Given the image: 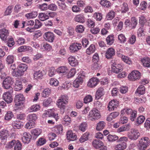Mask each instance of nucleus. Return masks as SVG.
Returning a JSON list of instances; mask_svg holds the SVG:
<instances>
[{"instance_id":"f257e3e1","label":"nucleus","mask_w":150,"mask_h":150,"mask_svg":"<svg viewBox=\"0 0 150 150\" xmlns=\"http://www.w3.org/2000/svg\"><path fill=\"white\" fill-rule=\"evenodd\" d=\"M69 98L66 95H62L57 101V105L60 109L61 113L63 114L64 112L66 105L68 103Z\"/></svg>"},{"instance_id":"f03ea898","label":"nucleus","mask_w":150,"mask_h":150,"mask_svg":"<svg viewBox=\"0 0 150 150\" xmlns=\"http://www.w3.org/2000/svg\"><path fill=\"white\" fill-rule=\"evenodd\" d=\"M13 83V79L9 76H8L4 80L2 87L5 89L10 91V92L11 93L13 91L12 87Z\"/></svg>"},{"instance_id":"7ed1b4c3","label":"nucleus","mask_w":150,"mask_h":150,"mask_svg":"<svg viewBox=\"0 0 150 150\" xmlns=\"http://www.w3.org/2000/svg\"><path fill=\"white\" fill-rule=\"evenodd\" d=\"M14 145V150H21L22 144L18 140H12L6 145L5 147L6 149H11Z\"/></svg>"},{"instance_id":"20e7f679","label":"nucleus","mask_w":150,"mask_h":150,"mask_svg":"<svg viewBox=\"0 0 150 150\" xmlns=\"http://www.w3.org/2000/svg\"><path fill=\"white\" fill-rule=\"evenodd\" d=\"M150 144V140L147 137L142 138L139 141L137 145L138 148L139 150H145Z\"/></svg>"},{"instance_id":"39448f33","label":"nucleus","mask_w":150,"mask_h":150,"mask_svg":"<svg viewBox=\"0 0 150 150\" xmlns=\"http://www.w3.org/2000/svg\"><path fill=\"white\" fill-rule=\"evenodd\" d=\"M140 136V133L137 129H132L130 132L128 133L127 136L131 140H135L138 139Z\"/></svg>"},{"instance_id":"423d86ee","label":"nucleus","mask_w":150,"mask_h":150,"mask_svg":"<svg viewBox=\"0 0 150 150\" xmlns=\"http://www.w3.org/2000/svg\"><path fill=\"white\" fill-rule=\"evenodd\" d=\"M141 76V74L138 71L134 70L129 74L128 78L130 81H135L139 79Z\"/></svg>"},{"instance_id":"0eeeda50","label":"nucleus","mask_w":150,"mask_h":150,"mask_svg":"<svg viewBox=\"0 0 150 150\" xmlns=\"http://www.w3.org/2000/svg\"><path fill=\"white\" fill-rule=\"evenodd\" d=\"M25 99V98L22 94H19L16 95L14 100L15 105L17 106H22Z\"/></svg>"},{"instance_id":"6e6552de","label":"nucleus","mask_w":150,"mask_h":150,"mask_svg":"<svg viewBox=\"0 0 150 150\" xmlns=\"http://www.w3.org/2000/svg\"><path fill=\"white\" fill-rule=\"evenodd\" d=\"M13 91L11 93L10 91L8 92L4 93L3 94V99L8 103H10L12 102L13 98L12 96V94Z\"/></svg>"},{"instance_id":"1a4fd4ad","label":"nucleus","mask_w":150,"mask_h":150,"mask_svg":"<svg viewBox=\"0 0 150 150\" xmlns=\"http://www.w3.org/2000/svg\"><path fill=\"white\" fill-rule=\"evenodd\" d=\"M89 116L94 120H97L99 119L101 116L99 112L96 109H94L90 111Z\"/></svg>"},{"instance_id":"9d476101","label":"nucleus","mask_w":150,"mask_h":150,"mask_svg":"<svg viewBox=\"0 0 150 150\" xmlns=\"http://www.w3.org/2000/svg\"><path fill=\"white\" fill-rule=\"evenodd\" d=\"M31 135L30 134L27 132L23 133L21 138L22 141L25 144H28L30 142Z\"/></svg>"},{"instance_id":"9b49d317","label":"nucleus","mask_w":150,"mask_h":150,"mask_svg":"<svg viewBox=\"0 0 150 150\" xmlns=\"http://www.w3.org/2000/svg\"><path fill=\"white\" fill-rule=\"evenodd\" d=\"M44 38L46 41L50 42H53L54 38V34L50 32H48L45 33Z\"/></svg>"},{"instance_id":"f8f14e48","label":"nucleus","mask_w":150,"mask_h":150,"mask_svg":"<svg viewBox=\"0 0 150 150\" xmlns=\"http://www.w3.org/2000/svg\"><path fill=\"white\" fill-rule=\"evenodd\" d=\"M9 34V31L8 30L4 28L0 30V37L3 40L6 41Z\"/></svg>"},{"instance_id":"ddd939ff","label":"nucleus","mask_w":150,"mask_h":150,"mask_svg":"<svg viewBox=\"0 0 150 150\" xmlns=\"http://www.w3.org/2000/svg\"><path fill=\"white\" fill-rule=\"evenodd\" d=\"M81 48V44L75 42L71 44L69 47L71 52H72L77 51Z\"/></svg>"},{"instance_id":"4468645a","label":"nucleus","mask_w":150,"mask_h":150,"mask_svg":"<svg viewBox=\"0 0 150 150\" xmlns=\"http://www.w3.org/2000/svg\"><path fill=\"white\" fill-rule=\"evenodd\" d=\"M99 80L96 78H92L89 80L88 86L91 87L95 86L98 83Z\"/></svg>"},{"instance_id":"2eb2a0df","label":"nucleus","mask_w":150,"mask_h":150,"mask_svg":"<svg viewBox=\"0 0 150 150\" xmlns=\"http://www.w3.org/2000/svg\"><path fill=\"white\" fill-rule=\"evenodd\" d=\"M122 69L121 65L116 64H113L112 67V71L115 73H118L122 71Z\"/></svg>"},{"instance_id":"dca6fc26","label":"nucleus","mask_w":150,"mask_h":150,"mask_svg":"<svg viewBox=\"0 0 150 150\" xmlns=\"http://www.w3.org/2000/svg\"><path fill=\"white\" fill-rule=\"evenodd\" d=\"M32 138L33 140H35L41 134V132L40 130L38 129H34L31 130Z\"/></svg>"},{"instance_id":"f3484780","label":"nucleus","mask_w":150,"mask_h":150,"mask_svg":"<svg viewBox=\"0 0 150 150\" xmlns=\"http://www.w3.org/2000/svg\"><path fill=\"white\" fill-rule=\"evenodd\" d=\"M118 104L114 100L110 101L108 106V110L110 111L115 110L118 106Z\"/></svg>"},{"instance_id":"a211bd4d","label":"nucleus","mask_w":150,"mask_h":150,"mask_svg":"<svg viewBox=\"0 0 150 150\" xmlns=\"http://www.w3.org/2000/svg\"><path fill=\"white\" fill-rule=\"evenodd\" d=\"M68 60L69 64L72 66L75 67L78 65V60L73 56L69 57Z\"/></svg>"},{"instance_id":"6ab92c4d","label":"nucleus","mask_w":150,"mask_h":150,"mask_svg":"<svg viewBox=\"0 0 150 150\" xmlns=\"http://www.w3.org/2000/svg\"><path fill=\"white\" fill-rule=\"evenodd\" d=\"M66 135L67 139L69 141L75 140L77 136L74 133L71 131L67 132Z\"/></svg>"},{"instance_id":"aec40b11","label":"nucleus","mask_w":150,"mask_h":150,"mask_svg":"<svg viewBox=\"0 0 150 150\" xmlns=\"http://www.w3.org/2000/svg\"><path fill=\"white\" fill-rule=\"evenodd\" d=\"M93 146L96 149L99 148L101 146L104 145L103 143L100 140L95 139L93 140L92 142Z\"/></svg>"},{"instance_id":"412c9836","label":"nucleus","mask_w":150,"mask_h":150,"mask_svg":"<svg viewBox=\"0 0 150 150\" xmlns=\"http://www.w3.org/2000/svg\"><path fill=\"white\" fill-rule=\"evenodd\" d=\"M127 146V143L123 142L116 145L115 147V150H124L126 149Z\"/></svg>"},{"instance_id":"4be33fe9","label":"nucleus","mask_w":150,"mask_h":150,"mask_svg":"<svg viewBox=\"0 0 150 150\" xmlns=\"http://www.w3.org/2000/svg\"><path fill=\"white\" fill-rule=\"evenodd\" d=\"M115 50L112 47L109 48L106 53V57L108 59L111 58L115 54Z\"/></svg>"},{"instance_id":"5701e85b","label":"nucleus","mask_w":150,"mask_h":150,"mask_svg":"<svg viewBox=\"0 0 150 150\" xmlns=\"http://www.w3.org/2000/svg\"><path fill=\"white\" fill-rule=\"evenodd\" d=\"M12 126L15 129H19L23 126V123L20 121L16 120L13 122L12 123Z\"/></svg>"},{"instance_id":"b1692460","label":"nucleus","mask_w":150,"mask_h":150,"mask_svg":"<svg viewBox=\"0 0 150 150\" xmlns=\"http://www.w3.org/2000/svg\"><path fill=\"white\" fill-rule=\"evenodd\" d=\"M119 113L118 112H114L110 113L107 117L106 120L107 121H110L113 119H115L118 116Z\"/></svg>"},{"instance_id":"393cba45","label":"nucleus","mask_w":150,"mask_h":150,"mask_svg":"<svg viewBox=\"0 0 150 150\" xmlns=\"http://www.w3.org/2000/svg\"><path fill=\"white\" fill-rule=\"evenodd\" d=\"M104 94V89L103 88H99L97 91L96 95L95 98L97 99H98L102 97Z\"/></svg>"},{"instance_id":"a878e982","label":"nucleus","mask_w":150,"mask_h":150,"mask_svg":"<svg viewBox=\"0 0 150 150\" xmlns=\"http://www.w3.org/2000/svg\"><path fill=\"white\" fill-rule=\"evenodd\" d=\"M75 21L80 23H83L85 21V17L82 14H79L76 15L74 18Z\"/></svg>"},{"instance_id":"bb28decb","label":"nucleus","mask_w":150,"mask_h":150,"mask_svg":"<svg viewBox=\"0 0 150 150\" xmlns=\"http://www.w3.org/2000/svg\"><path fill=\"white\" fill-rule=\"evenodd\" d=\"M142 63L144 67H150V58L148 57H145L141 60Z\"/></svg>"},{"instance_id":"cd10ccee","label":"nucleus","mask_w":150,"mask_h":150,"mask_svg":"<svg viewBox=\"0 0 150 150\" xmlns=\"http://www.w3.org/2000/svg\"><path fill=\"white\" fill-rule=\"evenodd\" d=\"M58 72L62 73L64 74H66L68 71L67 67L66 66H62L59 67L57 69Z\"/></svg>"},{"instance_id":"c85d7f7f","label":"nucleus","mask_w":150,"mask_h":150,"mask_svg":"<svg viewBox=\"0 0 150 150\" xmlns=\"http://www.w3.org/2000/svg\"><path fill=\"white\" fill-rule=\"evenodd\" d=\"M37 117L35 114H29L27 117V119L28 121H35L37 119Z\"/></svg>"},{"instance_id":"c756f323","label":"nucleus","mask_w":150,"mask_h":150,"mask_svg":"<svg viewBox=\"0 0 150 150\" xmlns=\"http://www.w3.org/2000/svg\"><path fill=\"white\" fill-rule=\"evenodd\" d=\"M145 88L143 85H140L139 86L135 91L136 93L140 95H143L145 92Z\"/></svg>"},{"instance_id":"7c9ffc66","label":"nucleus","mask_w":150,"mask_h":150,"mask_svg":"<svg viewBox=\"0 0 150 150\" xmlns=\"http://www.w3.org/2000/svg\"><path fill=\"white\" fill-rule=\"evenodd\" d=\"M38 13L36 11H33L31 13L25 14V16L27 19L34 18L37 16Z\"/></svg>"},{"instance_id":"2f4dec72","label":"nucleus","mask_w":150,"mask_h":150,"mask_svg":"<svg viewBox=\"0 0 150 150\" xmlns=\"http://www.w3.org/2000/svg\"><path fill=\"white\" fill-rule=\"evenodd\" d=\"M96 50L95 45L93 44H91L89 47L86 50V53L88 55H90L95 52Z\"/></svg>"},{"instance_id":"473e14b6","label":"nucleus","mask_w":150,"mask_h":150,"mask_svg":"<svg viewBox=\"0 0 150 150\" xmlns=\"http://www.w3.org/2000/svg\"><path fill=\"white\" fill-rule=\"evenodd\" d=\"M8 136V131L6 130H3L0 132V137L1 140L6 139Z\"/></svg>"},{"instance_id":"72a5a7b5","label":"nucleus","mask_w":150,"mask_h":150,"mask_svg":"<svg viewBox=\"0 0 150 150\" xmlns=\"http://www.w3.org/2000/svg\"><path fill=\"white\" fill-rule=\"evenodd\" d=\"M52 109L48 111L47 112V114H48L49 117H52L54 118L56 121H57L59 118L58 114L52 112Z\"/></svg>"},{"instance_id":"f704fd0d","label":"nucleus","mask_w":150,"mask_h":150,"mask_svg":"<svg viewBox=\"0 0 150 150\" xmlns=\"http://www.w3.org/2000/svg\"><path fill=\"white\" fill-rule=\"evenodd\" d=\"M89 135V132H86L84 134L80 139L79 141L80 142L82 143L85 142V141L88 140V139Z\"/></svg>"},{"instance_id":"c9c22d12","label":"nucleus","mask_w":150,"mask_h":150,"mask_svg":"<svg viewBox=\"0 0 150 150\" xmlns=\"http://www.w3.org/2000/svg\"><path fill=\"white\" fill-rule=\"evenodd\" d=\"M107 44L110 45H112L114 41V36L113 35H108L106 39Z\"/></svg>"},{"instance_id":"e433bc0d","label":"nucleus","mask_w":150,"mask_h":150,"mask_svg":"<svg viewBox=\"0 0 150 150\" xmlns=\"http://www.w3.org/2000/svg\"><path fill=\"white\" fill-rule=\"evenodd\" d=\"M14 87L16 91L21 90L23 88L21 82L17 80L15 82Z\"/></svg>"},{"instance_id":"4c0bfd02","label":"nucleus","mask_w":150,"mask_h":150,"mask_svg":"<svg viewBox=\"0 0 150 150\" xmlns=\"http://www.w3.org/2000/svg\"><path fill=\"white\" fill-rule=\"evenodd\" d=\"M105 125V123L104 121H100L97 124L96 129L98 131H100L104 128Z\"/></svg>"},{"instance_id":"58836bf2","label":"nucleus","mask_w":150,"mask_h":150,"mask_svg":"<svg viewBox=\"0 0 150 150\" xmlns=\"http://www.w3.org/2000/svg\"><path fill=\"white\" fill-rule=\"evenodd\" d=\"M28 68L27 66L24 64H19L18 66V69L19 70L21 71L24 73Z\"/></svg>"},{"instance_id":"ea45409f","label":"nucleus","mask_w":150,"mask_h":150,"mask_svg":"<svg viewBox=\"0 0 150 150\" xmlns=\"http://www.w3.org/2000/svg\"><path fill=\"white\" fill-rule=\"evenodd\" d=\"M31 47L29 46H26L25 45L19 47L18 51L19 52H25L28 51L30 50Z\"/></svg>"},{"instance_id":"a19ab883","label":"nucleus","mask_w":150,"mask_h":150,"mask_svg":"<svg viewBox=\"0 0 150 150\" xmlns=\"http://www.w3.org/2000/svg\"><path fill=\"white\" fill-rule=\"evenodd\" d=\"M38 17L40 20L42 21L46 20L49 18V16L46 14V13H40Z\"/></svg>"},{"instance_id":"79ce46f5","label":"nucleus","mask_w":150,"mask_h":150,"mask_svg":"<svg viewBox=\"0 0 150 150\" xmlns=\"http://www.w3.org/2000/svg\"><path fill=\"white\" fill-rule=\"evenodd\" d=\"M93 17L97 21H101L103 18L102 15L101 13L96 12L93 14Z\"/></svg>"},{"instance_id":"37998d69","label":"nucleus","mask_w":150,"mask_h":150,"mask_svg":"<svg viewBox=\"0 0 150 150\" xmlns=\"http://www.w3.org/2000/svg\"><path fill=\"white\" fill-rule=\"evenodd\" d=\"M120 57H121V58L122 60L127 64H132V62L131 59L129 57L121 55Z\"/></svg>"},{"instance_id":"c03bdc74","label":"nucleus","mask_w":150,"mask_h":150,"mask_svg":"<svg viewBox=\"0 0 150 150\" xmlns=\"http://www.w3.org/2000/svg\"><path fill=\"white\" fill-rule=\"evenodd\" d=\"M42 76V72L40 70L35 71L33 74L34 78L36 79L40 78Z\"/></svg>"},{"instance_id":"a18cd8bd","label":"nucleus","mask_w":150,"mask_h":150,"mask_svg":"<svg viewBox=\"0 0 150 150\" xmlns=\"http://www.w3.org/2000/svg\"><path fill=\"white\" fill-rule=\"evenodd\" d=\"M35 126V122L33 121L28 122L25 125V127L28 129H30L34 127Z\"/></svg>"},{"instance_id":"49530a36","label":"nucleus","mask_w":150,"mask_h":150,"mask_svg":"<svg viewBox=\"0 0 150 150\" xmlns=\"http://www.w3.org/2000/svg\"><path fill=\"white\" fill-rule=\"evenodd\" d=\"M13 112L10 111H8L6 114L4 119L6 120H9L13 117Z\"/></svg>"},{"instance_id":"de8ad7c7","label":"nucleus","mask_w":150,"mask_h":150,"mask_svg":"<svg viewBox=\"0 0 150 150\" xmlns=\"http://www.w3.org/2000/svg\"><path fill=\"white\" fill-rule=\"evenodd\" d=\"M100 3L101 5L107 8L111 6V3L107 0H101Z\"/></svg>"},{"instance_id":"09e8293b","label":"nucleus","mask_w":150,"mask_h":150,"mask_svg":"<svg viewBox=\"0 0 150 150\" xmlns=\"http://www.w3.org/2000/svg\"><path fill=\"white\" fill-rule=\"evenodd\" d=\"M24 74L23 72L19 70L18 69V71H13L11 72V74L13 76L15 77H20L22 76Z\"/></svg>"},{"instance_id":"8fccbe9b","label":"nucleus","mask_w":150,"mask_h":150,"mask_svg":"<svg viewBox=\"0 0 150 150\" xmlns=\"http://www.w3.org/2000/svg\"><path fill=\"white\" fill-rule=\"evenodd\" d=\"M107 139L109 142H113L118 139V137L115 135H109L107 137Z\"/></svg>"},{"instance_id":"3c124183","label":"nucleus","mask_w":150,"mask_h":150,"mask_svg":"<svg viewBox=\"0 0 150 150\" xmlns=\"http://www.w3.org/2000/svg\"><path fill=\"white\" fill-rule=\"evenodd\" d=\"M128 10L129 8L127 4L126 3H123L121 9V13H124L128 11Z\"/></svg>"},{"instance_id":"603ef678","label":"nucleus","mask_w":150,"mask_h":150,"mask_svg":"<svg viewBox=\"0 0 150 150\" xmlns=\"http://www.w3.org/2000/svg\"><path fill=\"white\" fill-rule=\"evenodd\" d=\"M14 57L12 55H9L6 58V61L8 64H11L14 62Z\"/></svg>"},{"instance_id":"864d4df0","label":"nucleus","mask_w":150,"mask_h":150,"mask_svg":"<svg viewBox=\"0 0 150 150\" xmlns=\"http://www.w3.org/2000/svg\"><path fill=\"white\" fill-rule=\"evenodd\" d=\"M115 13L112 11H110L107 15L106 17L108 20L112 19L115 17Z\"/></svg>"},{"instance_id":"5fc2aeb1","label":"nucleus","mask_w":150,"mask_h":150,"mask_svg":"<svg viewBox=\"0 0 150 150\" xmlns=\"http://www.w3.org/2000/svg\"><path fill=\"white\" fill-rule=\"evenodd\" d=\"M50 93V90L49 88H46L43 90L42 93V97H48Z\"/></svg>"},{"instance_id":"6e6d98bb","label":"nucleus","mask_w":150,"mask_h":150,"mask_svg":"<svg viewBox=\"0 0 150 150\" xmlns=\"http://www.w3.org/2000/svg\"><path fill=\"white\" fill-rule=\"evenodd\" d=\"M59 83L58 81L55 79L51 78L50 80V84L51 85L56 86H57Z\"/></svg>"},{"instance_id":"4d7b16f0","label":"nucleus","mask_w":150,"mask_h":150,"mask_svg":"<svg viewBox=\"0 0 150 150\" xmlns=\"http://www.w3.org/2000/svg\"><path fill=\"white\" fill-rule=\"evenodd\" d=\"M54 131L57 133H62L63 130V127L62 125L56 126L54 128Z\"/></svg>"},{"instance_id":"13d9d810","label":"nucleus","mask_w":150,"mask_h":150,"mask_svg":"<svg viewBox=\"0 0 150 150\" xmlns=\"http://www.w3.org/2000/svg\"><path fill=\"white\" fill-rule=\"evenodd\" d=\"M83 100L84 103H87L92 101L93 98L91 95H88L84 98Z\"/></svg>"},{"instance_id":"bf43d9fd","label":"nucleus","mask_w":150,"mask_h":150,"mask_svg":"<svg viewBox=\"0 0 150 150\" xmlns=\"http://www.w3.org/2000/svg\"><path fill=\"white\" fill-rule=\"evenodd\" d=\"M76 71V70L75 68L71 69L67 74V78H70L73 77L75 74Z\"/></svg>"},{"instance_id":"052dcab7","label":"nucleus","mask_w":150,"mask_h":150,"mask_svg":"<svg viewBox=\"0 0 150 150\" xmlns=\"http://www.w3.org/2000/svg\"><path fill=\"white\" fill-rule=\"evenodd\" d=\"M32 112H36L39 110L40 107L39 105H34L32 106L30 108Z\"/></svg>"},{"instance_id":"680f3d73","label":"nucleus","mask_w":150,"mask_h":150,"mask_svg":"<svg viewBox=\"0 0 150 150\" xmlns=\"http://www.w3.org/2000/svg\"><path fill=\"white\" fill-rule=\"evenodd\" d=\"M34 22L33 20H30L29 21H23L22 23L23 24V27L22 28H23L25 24L26 25H30L33 26L34 25Z\"/></svg>"},{"instance_id":"e2e57ef3","label":"nucleus","mask_w":150,"mask_h":150,"mask_svg":"<svg viewBox=\"0 0 150 150\" xmlns=\"http://www.w3.org/2000/svg\"><path fill=\"white\" fill-rule=\"evenodd\" d=\"M131 25L132 26V28H134L137 24V21L135 17H134L131 19Z\"/></svg>"},{"instance_id":"0e129e2a","label":"nucleus","mask_w":150,"mask_h":150,"mask_svg":"<svg viewBox=\"0 0 150 150\" xmlns=\"http://www.w3.org/2000/svg\"><path fill=\"white\" fill-rule=\"evenodd\" d=\"M84 27L81 25H78L76 26V30L78 33H82L84 31Z\"/></svg>"},{"instance_id":"69168bd1","label":"nucleus","mask_w":150,"mask_h":150,"mask_svg":"<svg viewBox=\"0 0 150 150\" xmlns=\"http://www.w3.org/2000/svg\"><path fill=\"white\" fill-rule=\"evenodd\" d=\"M87 127V124L85 122L81 123L79 126V129L82 132H84Z\"/></svg>"},{"instance_id":"338daca9","label":"nucleus","mask_w":150,"mask_h":150,"mask_svg":"<svg viewBox=\"0 0 150 150\" xmlns=\"http://www.w3.org/2000/svg\"><path fill=\"white\" fill-rule=\"evenodd\" d=\"M145 120V118L143 116L140 115L137 118V122L138 124H140L144 122Z\"/></svg>"},{"instance_id":"774afa93","label":"nucleus","mask_w":150,"mask_h":150,"mask_svg":"<svg viewBox=\"0 0 150 150\" xmlns=\"http://www.w3.org/2000/svg\"><path fill=\"white\" fill-rule=\"evenodd\" d=\"M46 142L45 139L44 138L41 137L37 141V144L38 146H41L45 144Z\"/></svg>"}]
</instances>
